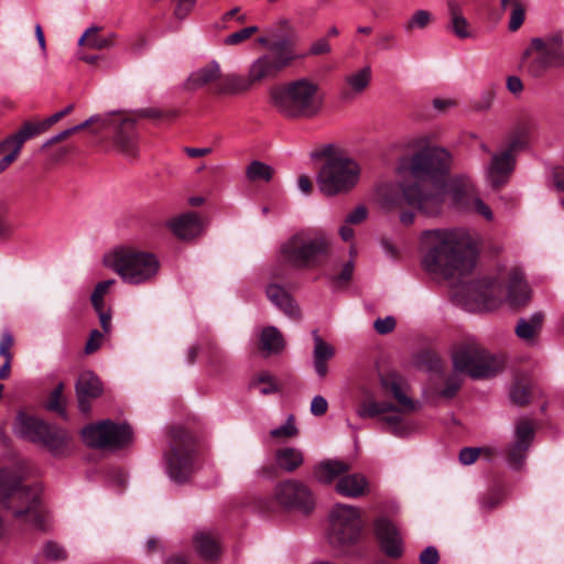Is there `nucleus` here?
I'll return each instance as SVG.
<instances>
[{
    "label": "nucleus",
    "mask_w": 564,
    "mask_h": 564,
    "mask_svg": "<svg viewBox=\"0 0 564 564\" xmlns=\"http://www.w3.org/2000/svg\"><path fill=\"white\" fill-rule=\"evenodd\" d=\"M274 500L285 509L310 513L315 506L311 489L302 481L289 479L279 482L274 488Z\"/></svg>",
    "instance_id": "nucleus-17"
},
{
    "label": "nucleus",
    "mask_w": 564,
    "mask_h": 564,
    "mask_svg": "<svg viewBox=\"0 0 564 564\" xmlns=\"http://www.w3.org/2000/svg\"><path fill=\"white\" fill-rule=\"evenodd\" d=\"M84 443L95 448H121L132 441L131 427L105 420L85 426L82 432Z\"/></svg>",
    "instance_id": "nucleus-14"
},
{
    "label": "nucleus",
    "mask_w": 564,
    "mask_h": 564,
    "mask_svg": "<svg viewBox=\"0 0 564 564\" xmlns=\"http://www.w3.org/2000/svg\"><path fill=\"white\" fill-rule=\"evenodd\" d=\"M372 80V68L370 65H364L344 77L343 96L354 98L362 95Z\"/></svg>",
    "instance_id": "nucleus-27"
},
{
    "label": "nucleus",
    "mask_w": 564,
    "mask_h": 564,
    "mask_svg": "<svg viewBox=\"0 0 564 564\" xmlns=\"http://www.w3.org/2000/svg\"><path fill=\"white\" fill-rule=\"evenodd\" d=\"M467 301L473 308L491 311L503 303L520 306L529 302L531 292L523 272L512 268L498 279L485 278L466 285Z\"/></svg>",
    "instance_id": "nucleus-4"
},
{
    "label": "nucleus",
    "mask_w": 564,
    "mask_h": 564,
    "mask_svg": "<svg viewBox=\"0 0 564 564\" xmlns=\"http://www.w3.org/2000/svg\"><path fill=\"white\" fill-rule=\"evenodd\" d=\"M102 263L123 283L134 286L153 282L161 268L160 260L153 252L130 246H119L108 251L102 257Z\"/></svg>",
    "instance_id": "nucleus-7"
},
{
    "label": "nucleus",
    "mask_w": 564,
    "mask_h": 564,
    "mask_svg": "<svg viewBox=\"0 0 564 564\" xmlns=\"http://www.w3.org/2000/svg\"><path fill=\"white\" fill-rule=\"evenodd\" d=\"M10 206L4 199H0V241H4L10 238L12 231L8 221V213Z\"/></svg>",
    "instance_id": "nucleus-50"
},
{
    "label": "nucleus",
    "mask_w": 564,
    "mask_h": 564,
    "mask_svg": "<svg viewBox=\"0 0 564 564\" xmlns=\"http://www.w3.org/2000/svg\"><path fill=\"white\" fill-rule=\"evenodd\" d=\"M449 24L448 29L458 39H468L471 36L470 25L464 17L463 8L456 0H448L446 2Z\"/></svg>",
    "instance_id": "nucleus-34"
},
{
    "label": "nucleus",
    "mask_w": 564,
    "mask_h": 564,
    "mask_svg": "<svg viewBox=\"0 0 564 564\" xmlns=\"http://www.w3.org/2000/svg\"><path fill=\"white\" fill-rule=\"evenodd\" d=\"M329 541L336 545L355 543L361 531L360 511L357 507L338 503L329 514Z\"/></svg>",
    "instance_id": "nucleus-15"
},
{
    "label": "nucleus",
    "mask_w": 564,
    "mask_h": 564,
    "mask_svg": "<svg viewBox=\"0 0 564 564\" xmlns=\"http://www.w3.org/2000/svg\"><path fill=\"white\" fill-rule=\"evenodd\" d=\"M433 21L434 17L431 11L426 9H419L415 10L403 23V30L405 33H413L414 31L429 28Z\"/></svg>",
    "instance_id": "nucleus-40"
},
{
    "label": "nucleus",
    "mask_w": 564,
    "mask_h": 564,
    "mask_svg": "<svg viewBox=\"0 0 564 564\" xmlns=\"http://www.w3.org/2000/svg\"><path fill=\"white\" fill-rule=\"evenodd\" d=\"M164 463L170 479L178 484L186 481L193 471L192 441L181 426L170 432V446L164 453Z\"/></svg>",
    "instance_id": "nucleus-13"
},
{
    "label": "nucleus",
    "mask_w": 564,
    "mask_h": 564,
    "mask_svg": "<svg viewBox=\"0 0 564 564\" xmlns=\"http://www.w3.org/2000/svg\"><path fill=\"white\" fill-rule=\"evenodd\" d=\"M46 426L47 423L44 421L21 412L17 415L13 432L21 438L39 443Z\"/></svg>",
    "instance_id": "nucleus-28"
},
{
    "label": "nucleus",
    "mask_w": 564,
    "mask_h": 564,
    "mask_svg": "<svg viewBox=\"0 0 564 564\" xmlns=\"http://www.w3.org/2000/svg\"><path fill=\"white\" fill-rule=\"evenodd\" d=\"M73 109H74V106L73 105H68L63 110H61L58 112H55L51 117H48L45 120H43V126L45 127L46 130L50 129L53 124L58 122L62 118H64L65 116L70 113L73 111Z\"/></svg>",
    "instance_id": "nucleus-63"
},
{
    "label": "nucleus",
    "mask_w": 564,
    "mask_h": 564,
    "mask_svg": "<svg viewBox=\"0 0 564 564\" xmlns=\"http://www.w3.org/2000/svg\"><path fill=\"white\" fill-rule=\"evenodd\" d=\"M514 155L510 152H496L485 170L487 184L492 188L505 185L514 170Z\"/></svg>",
    "instance_id": "nucleus-20"
},
{
    "label": "nucleus",
    "mask_w": 564,
    "mask_h": 564,
    "mask_svg": "<svg viewBox=\"0 0 564 564\" xmlns=\"http://www.w3.org/2000/svg\"><path fill=\"white\" fill-rule=\"evenodd\" d=\"M44 131H46V129L43 126V121L35 123L30 121L24 122L23 126L14 134L9 135L0 142V153H2L7 147L11 145V142H17L14 150L20 153L25 141Z\"/></svg>",
    "instance_id": "nucleus-35"
},
{
    "label": "nucleus",
    "mask_w": 564,
    "mask_h": 564,
    "mask_svg": "<svg viewBox=\"0 0 564 564\" xmlns=\"http://www.w3.org/2000/svg\"><path fill=\"white\" fill-rule=\"evenodd\" d=\"M100 326L102 328V334L108 335L112 330V324H111V311L109 308H99V311H96Z\"/></svg>",
    "instance_id": "nucleus-59"
},
{
    "label": "nucleus",
    "mask_w": 564,
    "mask_h": 564,
    "mask_svg": "<svg viewBox=\"0 0 564 564\" xmlns=\"http://www.w3.org/2000/svg\"><path fill=\"white\" fill-rule=\"evenodd\" d=\"M41 492L40 485L22 486L11 470H0V501L6 502L14 518L24 519L35 529L46 530L45 517L40 509Z\"/></svg>",
    "instance_id": "nucleus-8"
},
{
    "label": "nucleus",
    "mask_w": 564,
    "mask_h": 564,
    "mask_svg": "<svg viewBox=\"0 0 564 564\" xmlns=\"http://www.w3.org/2000/svg\"><path fill=\"white\" fill-rule=\"evenodd\" d=\"M533 436L534 427L530 420H521L517 423L514 441L508 451V463L512 468H520L523 464Z\"/></svg>",
    "instance_id": "nucleus-19"
},
{
    "label": "nucleus",
    "mask_w": 564,
    "mask_h": 564,
    "mask_svg": "<svg viewBox=\"0 0 564 564\" xmlns=\"http://www.w3.org/2000/svg\"><path fill=\"white\" fill-rule=\"evenodd\" d=\"M333 247L330 234L317 228L301 229L280 243L278 262L295 269L311 268L330 257Z\"/></svg>",
    "instance_id": "nucleus-5"
},
{
    "label": "nucleus",
    "mask_w": 564,
    "mask_h": 564,
    "mask_svg": "<svg viewBox=\"0 0 564 564\" xmlns=\"http://www.w3.org/2000/svg\"><path fill=\"white\" fill-rule=\"evenodd\" d=\"M273 175V167L258 160L252 161L246 169V176L251 183H269Z\"/></svg>",
    "instance_id": "nucleus-39"
},
{
    "label": "nucleus",
    "mask_w": 564,
    "mask_h": 564,
    "mask_svg": "<svg viewBox=\"0 0 564 564\" xmlns=\"http://www.w3.org/2000/svg\"><path fill=\"white\" fill-rule=\"evenodd\" d=\"M328 409L327 400L322 395H315L311 402V413L319 416L326 413Z\"/></svg>",
    "instance_id": "nucleus-60"
},
{
    "label": "nucleus",
    "mask_w": 564,
    "mask_h": 564,
    "mask_svg": "<svg viewBox=\"0 0 564 564\" xmlns=\"http://www.w3.org/2000/svg\"><path fill=\"white\" fill-rule=\"evenodd\" d=\"M115 283L116 281L113 279H110L101 281L96 284L90 295V302L95 311H99V308L105 307L104 297Z\"/></svg>",
    "instance_id": "nucleus-46"
},
{
    "label": "nucleus",
    "mask_w": 564,
    "mask_h": 564,
    "mask_svg": "<svg viewBox=\"0 0 564 564\" xmlns=\"http://www.w3.org/2000/svg\"><path fill=\"white\" fill-rule=\"evenodd\" d=\"M332 52V46L327 40V37H319L316 41H314L310 48L307 54L300 55L302 57L305 56H319V55H326Z\"/></svg>",
    "instance_id": "nucleus-51"
},
{
    "label": "nucleus",
    "mask_w": 564,
    "mask_h": 564,
    "mask_svg": "<svg viewBox=\"0 0 564 564\" xmlns=\"http://www.w3.org/2000/svg\"><path fill=\"white\" fill-rule=\"evenodd\" d=\"M44 556L48 560L58 561L66 556L65 550L55 542H48L43 549Z\"/></svg>",
    "instance_id": "nucleus-54"
},
{
    "label": "nucleus",
    "mask_w": 564,
    "mask_h": 564,
    "mask_svg": "<svg viewBox=\"0 0 564 564\" xmlns=\"http://www.w3.org/2000/svg\"><path fill=\"white\" fill-rule=\"evenodd\" d=\"M359 163L345 153L329 155L316 177L318 189L325 196H335L351 191L359 182Z\"/></svg>",
    "instance_id": "nucleus-9"
},
{
    "label": "nucleus",
    "mask_w": 564,
    "mask_h": 564,
    "mask_svg": "<svg viewBox=\"0 0 564 564\" xmlns=\"http://www.w3.org/2000/svg\"><path fill=\"white\" fill-rule=\"evenodd\" d=\"M254 389H258L261 394H269L276 390L273 378L269 373L260 375L252 383Z\"/></svg>",
    "instance_id": "nucleus-52"
},
{
    "label": "nucleus",
    "mask_w": 564,
    "mask_h": 564,
    "mask_svg": "<svg viewBox=\"0 0 564 564\" xmlns=\"http://www.w3.org/2000/svg\"><path fill=\"white\" fill-rule=\"evenodd\" d=\"M382 401L367 399L357 408L361 419L381 416L384 430L397 437H409L415 430V423L408 414L416 411L417 402L408 394V387L395 375H387L380 379Z\"/></svg>",
    "instance_id": "nucleus-3"
},
{
    "label": "nucleus",
    "mask_w": 564,
    "mask_h": 564,
    "mask_svg": "<svg viewBox=\"0 0 564 564\" xmlns=\"http://www.w3.org/2000/svg\"><path fill=\"white\" fill-rule=\"evenodd\" d=\"M445 205L467 210L471 207L473 198L477 197L476 187L473 181L466 175L454 177L449 183H445Z\"/></svg>",
    "instance_id": "nucleus-18"
},
{
    "label": "nucleus",
    "mask_w": 564,
    "mask_h": 564,
    "mask_svg": "<svg viewBox=\"0 0 564 564\" xmlns=\"http://www.w3.org/2000/svg\"><path fill=\"white\" fill-rule=\"evenodd\" d=\"M221 78V68L217 61H210L204 66L191 73L187 85L191 89H198L213 83H218Z\"/></svg>",
    "instance_id": "nucleus-33"
},
{
    "label": "nucleus",
    "mask_w": 564,
    "mask_h": 564,
    "mask_svg": "<svg viewBox=\"0 0 564 564\" xmlns=\"http://www.w3.org/2000/svg\"><path fill=\"white\" fill-rule=\"evenodd\" d=\"M265 294L268 300L285 315L292 318L300 317L299 306L283 286L270 283L265 288Z\"/></svg>",
    "instance_id": "nucleus-31"
},
{
    "label": "nucleus",
    "mask_w": 564,
    "mask_h": 564,
    "mask_svg": "<svg viewBox=\"0 0 564 564\" xmlns=\"http://www.w3.org/2000/svg\"><path fill=\"white\" fill-rule=\"evenodd\" d=\"M543 315L539 312L531 314L528 318H520L516 327L517 336L532 343L542 326Z\"/></svg>",
    "instance_id": "nucleus-38"
},
{
    "label": "nucleus",
    "mask_w": 564,
    "mask_h": 564,
    "mask_svg": "<svg viewBox=\"0 0 564 564\" xmlns=\"http://www.w3.org/2000/svg\"><path fill=\"white\" fill-rule=\"evenodd\" d=\"M75 390L80 412L88 413L90 411V400L102 394L104 386L95 372L84 370L77 379Z\"/></svg>",
    "instance_id": "nucleus-21"
},
{
    "label": "nucleus",
    "mask_w": 564,
    "mask_h": 564,
    "mask_svg": "<svg viewBox=\"0 0 564 564\" xmlns=\"http://www.w3.org/2000/svg\"><path fill=\"white\" fill-rule=\"evenodd\" d=\"M529 130L530 128L527 123L517 124L508 141L507 148L501 152H510V154L513 155L516 151L523 149L527 145Z\"/></svg>",
    "instance_id": "nucleus-42"
},
{
    "label": "nucleus",
    "mask_w": 564,
    "mask_h": 564,
    "mask_svg": "<svg viewBox=\"0 0 564 564\" xmlns=\"http://www.w3.org/2000/svg\"><path fill=\"white\" fill-rule=\"evenodd\" d=\"M258 30L259 29L256 25L243 28L237 32L228 34L223 42L227 46L240 45L248 41L254 33L258 32Z\"/></svg>",
    "instance_id": "nucleus-47"
},
{
    "label": "nucleus",
    "mask_w": 564,
    "mask_h": 564,
    "mask_svg": "<svg viewBox=\"0 0 564 564\" xmlns=\"http://www.w3.org/2000/svg\"><path fill=\"white\" fill-rule=\"evenodd\" d=\"M313 338V368L318 378L323 379L328 373L327 362L336 354L335 347L324 340L317 330L312 332Z\"/></svg>",
    "instance_id": "nucleus-26"
},
{
    "label": "nucleus",
    "mask_w": 564,
    "mask_h": 564,
    "mask_svg": "<svg viewBox=\"0 0 564 564\" xmlns=\"http://www.w3.org/2000/svg\"><path fill=\"white\" fill-rule=\"evenodd\" d=\"M373 327L378 334L384 335L391 333L395 327V319L392 316L378 318L373 323Z\"/></svg>",
    "instance_id": "nucleus-58"
},
{
    "label": "nucleus",
    "mask_w": 564,
    "mask_h": 564,
    "mask_svg": "<svg viewBox=\"0 0 564 564\" xmlns=\"http://www.w3.org/2000/svg\"><path fill=\"white\" fill-rule=\"evenodd\" d=\"M300 57L293 43L288 39H281L272 42L267 53L254 58L248 66L247 73L256 87L264 80L278 77Z\"/></svg>",
    "instance_id": "nucleus-10"
},
{
    "label": "nucleus",
    "mask_w": 564,
    "mask_h": 564,
    "mask_svg": "<svg viewBox=\"0 0 564 564\" xmlns=\"http://www.w3.org/2000/svg\"><path fill=\"white\" fill-rule=\"evenodd\" d=\"M466 370H458L455 366L453 371L444 377L445 388L441 391V395L444 398H452L458 391L463 382V373Z\"/></svg>",
    "instance_id": "nucleus-43"
},
{
    "label": "nucleus",
    "mask_w": 564,
    "mask_h": 564,
    "mask_svg": "<svg viewBox=\"0 0 564 564\" xmlns=\"http://www.w3.org/2000/svg\"><path fill=\"white\" fill-rule=\"evenodd\" d=\"M524 67L532 77H541L550 68L564 66L562 34L533 37L524 51Z\"/></svg>",
    "instance_id": "nucleus-11"
},
{
    "label": "nucleus",
    "mask_w": 564,
    "mask_h": 564,
    "mask_svg": "<svg viewBox=\"0 0 564 564\" xmlns=\"http://www.w3.org/2000/svg\"><path fill=\"white\" fill-rule=\"evenodd\" d=\"M420 251L423 269L446 280L464 276L476 264L475 243L464 228L424 230Z\"/></svg>",
    "instance_id": "nucleus-2"
},
{
    "label": "nucleus",
    "mask_w": 564,
    "mask_h": 564,
    "mask_svg": "<svg viewBox=\"0 0 564 564\" xmlns=\"http://www.w3.org/2000/svg\"><path fill=\"white\" fill-rule=\"evenodd\" d=\"M137 118L131 113H106L105 130H112L113 144L128 159H134L139 153Z\"/></svg>",
    "instance_id": "nucleus-16"
},
{
    "label": "nucleus",
    "mask_w": 564,
    "mask_h": 564,
    "mask_svg": "<svg viewBox=\"0 0 564 564\" xmlns=\"http://www.w3.org/2000/svg\"><path fill=\"white\" fill-rule=\"evenodd\" d=\"M285 340L282 333L274 326H267L260 334V349L265 355H278L283 351Z\"/></svg>",
    "instance_id": "nucleus-37"
},
{
    "label": "nucleus",
    "mask_w": 564,
    "mask_h": 564,
    "mask_svg": "<svg viewBox=\"0 0 564 564\" xmlns=\"http://www.w3.org/2000/svg\"><path fill=\"white\" fill-rule=\"evenodd\" d=\"M448 151L437 147H425L398 165L403 177L400 183H388L378 191V199L386 210L402 208L404 205L416 208L427 216L438 215L445 200L444 177L451 167Z\"/></svg>",
    "instance_id": "nucleus-1"
},
{
    "label": "nucleus",
    "mask_w": 564,
    "mask_h": 564,
    "mask_svg": "<svg viewBox=\"0 0 564 564\" xmlns=\"http://www.w3.org/2000/svg\"><path fill=\"white\" fill-rule=\"evenodd\" d=\"M43 432L42 444L54 457H66L72 453L73 437L68 431L57 425L47 424Z\"/></svg>",
    "instance_id": "nucleus-22"
},
{
    "label": "nucleus",
    "mask_w": 564,
    "mask_h": 564,
    "mask_svg": "<svg viewBox=\"0 0 564 564\" xmlns=\"http://www.w3.org/2000/svg\"><path fill=\"white\" fill-rule=\"evenodd\" d=\"M438 560H440V555H438L437 550L434 546H427L420 554L421 564H437Z\"/></svg>",
    "instance_id": "nucleus-62"
},
{
    "label": "nucleus",
    "mask_w": 564,
    "mask_h": 564,
    "mask_svg": "<svg viewBox=\"0 0 564 564\" xmlns=\"http://www.w3.org/2000/svg\"><path fill=\"white\" fill-rule=\"evenodd\" d=\"M524 19H525V7H524L523 2L511 7L508 29L511 32L518 31L520 29V26L523 24Z\"/></svg>",
    "instance_id": "nucleus-49"
},
{
    "label": "nucleus",
    "mask_w": 564,
    "mask_h": 564,
    "mask_svg": "<svg viewBox=\"0 0 564 564\" xmlns=\"http://www.w3.org/2000/svg\"><path fill=\"white\" fill-rule=\"evenodd\" d=\"M375 531L383 551L392 557L402 554V539L394 524L386 519L379 518L375 523Z\"/></svg>",
    "instance_id": "nucleus-24"
},
{
    "label": "nucleus",
    "mask_w": 564,
    "mask_h": 564,
    "mask_svg": "<svg viewBox=\"0 0 564 564\" xmlns=\"http://www.w3.org/2000/svg\"><path fill=\"white\" fill-rule=\"evenodd\" d=\"M274 462L278 468L286 473H292L302 466L304 455L300 448L284 446L274 452Z\"/></svg>",
    "instance_id": "nucleus-36"
},
{
    "label": "nucleus",
    "mask_w": 564,
    "mask_h": 564,
    "mask_svg": "<svg viewBox=\"0 0 564 564\" xmlns=\"http://www.w3.org/2000/svg\"><path fill=\"white\" fill-rule=\"evenodd\" d=\"M367 208L365 206H358L346 216L345 223L350 225L360 224L367 218Z\"/></svg>",
    "instance_id": "nucleus-61"
},
{
    "label": "nucleus",
    "mask_w": 564,
    "mask_h": 564,
    "mask_svg": "<svg viewBox=\"0 0 564 564\" xmlns=\"http://www.w3.org/2000/svg\"><path fill=\"white\" fill-rule=\"evenodd\" d=\"M193 546L197 555L205 562H215L220 556V544L210 530H197L193 535Z\"/></svg>",
    "instance_id": "nucleus-25"
},
{
    "label": "nucleus",
    "mask_w": 564,
    "mask_h": 564,
    "mask_svg": "<svg viewBox=\"0 0 564 564\" xmlns=\"http://www.w3.org/2000/svg\"><path fill=\"white\" fill-rule=\"evenodd\" d=\"M351 469L350 464L339 459H324L314 468V477L318 482L330 484Z\"/></svg>",
    "instance_id": "nucleus-32"
},
{
    "label": "nucleus",
    "mask_w": 564,
    "mask_h": 564,
    "mask_svg": "<svg viewBox=\"0 0 564 564\" xmlns=\"http://www.w3.org/2000/svg\"><path fill=\"white\" fill-rule=\"evenodd\" d=\"M105 334H102L98 329H94L90 332L87 343L85 345V354L91 355L96 352L104 344Z\"/></svg>",
    "instance_id": "nucleus-53"
},
{
    "label": "nucleus",
    "mask_w": 564,
    "mask_h": 564,
    "mask_svg": "<svg viewBox=\"0 0 564 564\" xmlns=\"http://www.w3.org/2000/svg\"><path fill=\"white\" fill-rule=\"evenodd\" d=\"M468 210H474L481 215L485 219L491 221L494 219V213L491 208L478 196L473 198L471 207Z\"/></svg>",
    "instance_id": "nucleus-57"
},
{
    "label": "nucleus",
    "mask_w": 564,
    "mask_h": 564,
    "mask_svg": "<svg viewBox=\"0 0 564 564\" xmlns=\"http://www.w3.org/2000/svg\"><path fill=\"white\" fill-rule=\"evenodd\" d=\"M453 366L466 370L474 379L496 376L503 367L502 359L489 354L475 340L458 345L452 354Z\"/></svg>",
    "instance_id": "nucleus-12"
},
{
    "label": "nucleus",
    "mask_w": 564,
    "mask_h": 564,
    "mask_svg": "<svg viewBox=\"0 0 564 564\" xmlns=\"http://www.w3.org/2000/svg\"><path fill=\"white\" fill-rule=\"evenodd\" d=\"M253 88L254 86L248 74L230 73L221 76L220 80L215 85V93L223 96H240Z\"/></svg>",
    "instance_id": "nucleus-30"
},
{
    "label": "nucleus",
    "mask_w": 564,
    "mask_h": 564,
    "mask_svg": "<svg viewBox=\"0 0 564 564\" xmlns=\"http://www.w3.org/2000/svg\"><path fill=\"white\" fill-rule=\"evenodd\" d=\"M98 29L95 26L88 28L85 33L78 40V44H86L89 48L93 50H104L108 48L112 45L113 35L108 37H104L97 34Z\"/></svg>",
    "instance_id": "nucleus-41"
},
{
    "label": "nucleus",
    "mask_w": 564,
    "mask_h": 564,
    "mask_svg": "<svg viewBox=\"0 0 564 564\" xmlns=\"http://www.w3.org/2000/svg\"><path fill=\"white\" fill-rule=\"evenodd\" d=\"M299 429L293 415H289L286 421L270 431V435L276 440H288L297 436Z\"/></svg>",
    "instance_id": "nucleus-44"
},
{
    "label": "nucleus",
    "mask_w": 564,
    "mask_h": 564,
    "mask_svg": "<svg viewBox=\"0 0 564 564\" xmlns=\"http://www.w3.org/2000/svg\"><path fill=\"white\" fill-rule=\"evenodd\" d=\"M479 455L478 448L466 447L459 453V460L464 465H470L476 462Z\"/></svg>",
    "instance_id": "nucleus-64"
},
{
    "label": "nucleus",
    "mask_w": 564,
    "mask_h": 564,
    "mask_svg": "<svg viewBox=\"0 0 564 564\" xmlns=\"http://www.w3.org/2000/svg\"><path fill=\"white\" fill-rule=\"evenodd\" d=\"M105 121H106V113L104 115H95V116H91L89 117L87 120H85L84 122L79 123V124H76L72 128H68V130L70 131V134L75 133V132H78L89 126H93V124H96L97 127L94 128L91 130L93 133L95 134H98L100 133L101 131L105 130Z\"/></svg>",
    "instance_id": "nucleus-48"
},
{
    "label": "nucleus",
    "mask_w": 564,
    "mask_h": 564,
    "mask_svg": "<svg viewBox=\"0 0 564 564\" xmlns=\"http://www.w3.org/2000/svg\"><path fill=\"white\" fill-rule=\"evenodd\" d=\"M335 490L340 496L347 498H359L368 494L369 481L361 473H345V475L338 478Z\"/></svg>",
    "instance_id": "nucleus-29"
},
{
    "label": "nucleus",
    "mask_w": 564,
    "mask_h": 564,
    "mask_svg": "<svg viewBox=\"0 0 564 564\" xmlns=\"http://www.w3.org/2000/svg\"><path fill=\"white\" fill-rule=\"evenodd\" d=\"M169 230L181 240H191L202 235L204 224L198 214L187 212L167 220Z\"/></svg>",
    "instance_id": "nucleus-23"
},
{
    "label": "nucleus",
    "mask_w": 564,
    "mask_h": 564,
    "mask_svg": "<svg viewBox=\"0 0 564 564\" xmlns=\"http://www.w3.org/2000/svg\"><path fill=\"white\" fill-rule=\"evenodd\" d=\"M196 3V0H177L174 15L178 20H185L187 15L192 12Z\"/></svg>",
    "instance_id": "nucleus-55"
},
{
    "label": "nucleus",
    "mask_w": 564,
    "mask_h": 564,
    "mask_svg": "<svg viewBox=\"0 0 564 564\" xmlns=\"http://www.w3.org/2000/svg\"><path fill=\"white\" fill-rule=\"evenodd\" d=\"M269 96L271 106L289 119L312 118L323 107L319 85L307 77L272 87Z\"/></svg>",
    "instance_id": "nucleus-6"
},
{
    "label": "nucleus",
    "mask_w": 564,
    "mask_h": 564,
    "mask_svg": "<svg viewBox=\"0 0 564 564\" xmlns=\"http://www.w3.org/2000/svg\"><path fill=\"white\" fill-rule=\"evenodd\" d=\"M503 499V494L501 490H492L488 492L480 501L481 508L490 510L497 507Z\"/></svg>",
    "instance_id": "nucleus-56"
},
{
    "label": "nucleus",
    "mask_w": 564,
    "mask_h": 564,
    "mask_svg": "<svg viewBox=\"0 0 564 564\" xmlns=\"http://www.w3.org/2000/svg\"><path fill=\"white\" fill-rule=\"evenodd\" d=\"M64 384L58 383L55 389L50 393L46 408L51 411L57 412L59 415L65 416V399L63 395Z\"/></svg>",
    "instance_id": "nucleus-45"
}]
</instances>
